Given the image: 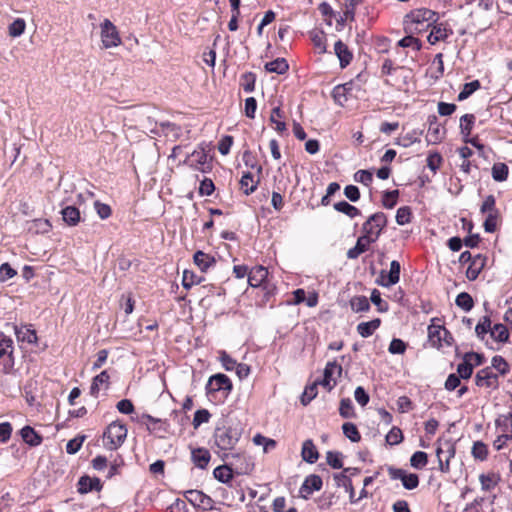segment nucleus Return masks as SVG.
Segmentation results:
<instances>
[{
	"label": "nucleus",
	"instance_id": "34",
	"mask_svg": "<svg viewBox=\"0 0 512 512\" xmlns=\"http://www.w3.org/2000/svg\"><path fill=\"white\" fill-rule=\"evenodd\" d=\"M380 324L381 320L379 318L373 319L368 322H361L357 326V331L362 337H369L380 326Z\"/></svg>",
	"mask_w": 512,
	"mask_h": 512
},
{
	"label": "nucleus",
	"instance_id": "46",
	"mask_svg": "<svg viewBox=\"0 0 512 512\" xmlns=\"http://www.w3.org/2000/svg\"><path fill=\"white\" fill-rule=\"evenodd\" d=\"M480 88V82L479 80H474L469 83H465L463 85L462 90L458 94V101H463L470 97L475 91H477Z\"/></svg>",
	"mask_w": 512,
	"mask_h": 512
},
{
	"label": "nucleus",
	"instance_id": "63",
	"mask_svg": "<svg viewBox=\"0 0 512 512\" xmlns=\"http://www.w3.org/2000/svg\"><path fill=\"white\" fill-rule=\"evenodd\" d=\"M14 367L13 354H0V371L9 373Z\"/></svg>",
	"mask_w": 512,
	"mask_h": 512
},
{
	"label": "nucleus",
	"instance_id": "43",
	"mask_svg": "<svg viewBox=\"0 0 512 512\" xmlns=\"http://www.w3.org/2000/svg\"><path fill=\"white\" fill-rule=\"evenodd\" d=\"M488 453V447L484 442H474L471 454L476 460L485 461L488 458Z\"/></svg>",
	"mask_w": 512,
	"mask_h": 512
},
{
	"label": "nucleus",
	"instance_id": "27",
	"mask_svg": "<svg viewBox=\"0 0 512 512\" xmlns=\"http://www.w3.org/2000/svg\"><path fill=\"white\" fill-rule=\"evenodd\" d=\"M19 342L33 343L37 340L36 331L31 326H13Z\"/></svg>",
	"mask_w": 512,
	"mask_h": 512
},
{
	"label": "nucleus",
	"instance_id": "50",
	"mask_svg": "<svg viewBox=\"0 0 512 512\" xmlns=\"http://www.w3.org/2000/svg\"><path fill=\"white\" fill-rule=\"evenodd\" d=\"M404 440V435L402 430L397 427L393 426L390 431L386 435V442L391 445H398Z\"/></svg>",
	"mask_w": 512,
	"mask_h": 512
},
{
	"label": "nucleus",
	"instance_id": "26",
	"mask_svg": "<svg viewBox=\"0 0 512 512\" xmlns=\"http://www.w3.org/2000/svg\"><path fill=\"white\" fill-rule=\"evenodd\" d=\"M63 221L68 226H76L81 221V214L75 206H66L61 210Z\"/></svg>",
	"mask_w": 512,
	"mask_h": 512
},
{
	"label": "nucleus",
	"instance_id": "25",
	"mask_svg": "<svg viewBox=\"0 0 512 512\" xmlns=\"http://www.w3.org/2000/svg\"><path fill=\"white\" fill-rule=\"evenodd\" d=\"M444 137V131L440 124L437 122L436 116L429 118V128L427 133L428 141L431 143H438Z\"/></svg>",
	"mask_w": 512,
	"mask_h": 512
},
{
	"label": "nucleus",
	"instance_id": "38",
	"mask_svg": "<svg viewBox=\"0 0 512 512\" xmlns=\"http://www.w3.org/2000/svg\"><path fill=\"white\" fill-rule=\"evenodd\" d=\"M334 209L338 212H341L347 215L349 218H355L361 214L360 210L349 204L346 201H340L334 204Z\"/></svg>",
	"mask_w": 512,
	"mask_h": 512
},
{
	"label": "nucleus",
	"instance_id": "33",
	"mask_svg": "<svg viewBox=\"0 0 512 512\" xmlns=\"http://www.w3.org/2000/svg\"><path fill=\"white\" fill-rule=\"evenodd\" d=\"M489 337L497 343L506 342L509 338V332L504 324H495L490 331Z\"/></svg>",
	"mask_w": 512,
	"mask_h": 512
},
{
	"label": "nucleus",
	"instance_id": "54",
	"mask_svg": "<svg viewBox=\"0 0 512 512\" xmlns=\"http://www.w3.org/2000/svg\"><path fill=\"white\" fill-rule=\"evenodd\" d=\"M25 28V20L22 18H17L9 25L8 32L11 37H19L24 33Z\"/></svg>",
	"mask_w": 512,
	"mask_h": 512
},
{
	"label": "nucleus",
	"instance_id": "1",
	"mask_svg": "<svg viewBox=\"0 0 512 512\" xmlns=\"http://www.w3.org/2000/svg\"><path fill=\"white\" fill-rule=\"evenodd\" d=\"M125 424L114 421L110 423L103 433V445L108 450H117L127 437Z\"/></svg>",
	"mask_w": 512,
	"mask_h": 512
},
{
	"label": "nucleus",
	"instance_id": "32",
	"mask_svg": "<svg viewBox=\"0 0 512 512\" xmlns=\"http://www.w3.org/2000/svg\"><path fill=\"white\" fill-rule=\"evenodd\" d=\"M464 362L460 363L457 367V374L462 379H469L473 373V365L469 362L473 356L480 359L481 354H464Z\"/></svg>",
	"mask_w": 512,
	"mask_h": 512
},
{
	"label": "nucleus",
	"instance_id": "47",
	"mask_svg": "<svg viewBox=\"0 0 512 512\" xmlns=\"http://www.w3.org/2000/svg\"><path fill=\"white\" fill-rule=\"evenodd\" d=\"M109 374L107 371H102L100 374L96 375L93 378L92 384L90 386V393L91 395L97 397L99 393V386L104 383H108L109 381Z\"/></svg>",
	"mask_w": 512,
	"mask_h": 512
},
{
	"label": "nucleus",
	"instance_id": "64",
	"mask_svg": "<svg viewBox=\"0 0 512 512\" xmlns=\"http://www.w3.org/2000/svg\"><path fill=\"white\" fill-rule=\"evenodd\" d=\"M354 180L365 186H369L373 181V173L369 170H358L354 174Z\"/></svg>",
	"mask_w": 512,
	"mask_h": 512
},
{
	"label": "nucleus",
	"instance_id": "20",
	"mask_svg": "<svg viewBox=\"0 0 512 512\" xmlns=\"http://www.w3.org/2000/svg\"><path fill=\"white\" fill-rule=\"evenodd\" d=\"M335 54L337 55L341 68H345L350 64L353 58L352 52L348 49V46L341 40H338L334 45Z\"/></svg>",
	"mask_w": 512,
	"mask_h": 512
},
{
	"label": "nucleus",
	"instance_id": "53",
	"mask_svg": "<svg viewBox=\"0 0 512 512\" xmlns=\"http://www.w3.org/2000/svg\"><path fill=\"white\" fill-rule=\"evenodd\" d=\"M318 382L314 381L312 384L305 387L301 396V403L303 405L309 404L317 396Z\"/></svg>",
	"mask_w": 512,
	"mask_h": 512
},
{
	"label": "nucleus",
	"instance_id": "44",
	"mask_svg": "<svg viewBox=\"0 0 512 512\" xmlns=\"http://www.w3.org/2000/svg\"><path fill=\"white\" fill-rule=\"evenodd\" d=\"M428 464V455L423 451H416L410 458V465L418 470L423 469Z\"/></svg>",
	"mask_w": 512,
	"mask_h": 512
},
{
	"label": "nucleus",
	"instance_id": "7",
	"mask_svg": "<svg viewBox=\"0 0 512 512\" xmlns=\"http://www.w3.org/2000/svg\"><path fill=\"white\" fill-rule=\"evenodd\" d=\"M226 457L236 475L249 474L254 468V463L245 453L227 454Z\"/></svg>",
	"mask_w": 512,
	"mask_h": 512
},
{
	"label": "nucleus",
	"instance_id": "49",
	"mask_svg": "<svg viewBox=\"0 0 512 512\" xmlns=\"http://www.w3.org/2000/svg\"><path fill=\"white\" fill-rule=\"evenodd\" d=\"M475 121L473 114H465L460 119V129L462 135L466 138L471 134L472 127Z\"/></svg>",
	"mask_w": 512,
	"mask_h": 512
},
{
	"label": "nucleus",
	"instance_id": "8",
	"mask_svg": "<svg viewBox=\"0 0 512 512\" xmlns=\"http://www.w3.org/2000/svg\"><path fill=\"white\" fill-rule=\"evenodd\" d=\"M475 384L480 388L496 390L499 388V375L493 371V367H485L476 373Z\"/></svg>",
	"mask_w": 512,
	"mask_h": 512
},
{
	"label": "nucleus",
	"instance_id": "29",
	"mask_svg": "<svg viewBox=\"0 0 512 512\" xmlns=\"http://www.w3.org/2000/svg\"><path fill=\"white\" fill-rule=\"evenodd\" d=\"M234 474H235V472H234L233 468L231 467V465L229 464V462L227 464L220 465V466L216 467L213 471L214 477L219 482H222L225 484L229 483L233 479Z\"/></svg>",
	"mask_w": 512,
	"mask_h": 512
},
{
	"label": "nucleus",
	"instance_id": "5",
	"mask_svg": "<svg viewBox=\"0 0 512 512\" xmlns=\"http://www.w3.org/2000/svg\"><path fill=\"white\" fill-rule=\"evenodd\" d=\"M232 390V382L225 374H216L209 378L206 385L208 396L216 398L219 393L226 396Z\"/></svg>",
	"mask_w": 512,
	"mask_h": 512
},
{
	"label": "nucleus",
	"instance_id": "30",
	"mask_svg": "<svg viewBox=\"0 0 512 512\" xmlns=\"http://www.w3.org/2000/svg\"><path fill=\"white\" fill-rule=\"evenodd\" d=\"M500 480V475L495 472H489L487 474H481L479 476V481L481 483V488L483 491L493 490L499 484Z\"/></svg>",
	"mask_w": 512,
	"mask_h": 512
},
{
	"label": "nucleus",
	"instance_id": "24",
	"mask_svg": "<svg viewBox=\"0 0 512 512\" xmlns=\"http://www.w3.org/2000/svg\"><path fill=\"white\" fill-rule=\"evenodd\" d=\"M412 22L420 24L427 22L430 25L431 22L436 21V13L430 9L422 8L414 10L409 15Z\"/></svg>",
	"mask_w": 512,
	"mask_h": 512
},
{
	"label": "nucleus",
	"instance_id": "45",
	"mask_svg": "<svg viewBox=\"0 0 512 512\" xmlns=\"http://www.w3.org/2000/svg\"><path fill=\"white\" fill-rule=\"evenodd\" d=\"M456 305L464 311H470L474 306L473 298L467 292H461L455 300Z\"/></svg>",
	"mask_w": 512,
	"mask_h": 512
},
{
	"label": "nucleus",
	"instance_id": "11",
	"mask_svg": "<svg viewBox=\"0 0 512 512\" xmlns=\"http://www.w3.org/2000/svg\"><path fill=\"white\" fill-rule=\"evenodd\" d=\"M445 447V450L442 447H437L436 456L438 458L440 471L447 473L450 470V459L455 456V446L450 442H446Z\"/></svg>",
	"mask_w": 512,
	"mask_h": 512
},
{
	"label": "nucleus",
	"instance_id": "62",
	"mask_svg": "<svg viewBox=\"0 0 512 512\" xmlns=\"http://www.w3.org/2000/svg\"><path fill=\"white\" fill-rule=\"evenodd\" d=\"M37 385V382L36 381H33V380H30L26 383V385L24 386V397L26 399V402L30 405V406H33L35 403H36V395L33 393V389L36 387Z\"/></svg>",
	"mask_w": 512,
	"mask_h": 512
},
{
	"label": "nucleus",
	"instance_id": "37",
	"mask_svg": "<svg viewBox=\"0 0 512 512\" xmlns=\"http://www.w3.org/2000/svg\"><path fill=\"white\" fill-rule=\"evenodd\" d=\"M350 307L356 313L365 312L370 309V303L366 296H354L350 300Z\"/></svg>",
	"mask_w": 512,
	"mask_h": 512
},
{
	"label": "nucleus",
	"instance_id": "9",
	"mask_svg": "<svg viewBox=\"0 0 512 512\" xmlns=\"http://www.w3.org/2000/svg\"><path fill=\"white\" fill-rule=\"evenodd\" d=\"M101 39L105 48L116 47L121 43L116 26L108 19L101 24Z\"/></svg>",
	"mask_w": 512,
	"mask_h": 512
},
{
	"label": "nucleus",
	"instance_id": "19",
	"mask_svg": "<svg viewBox=\"0 0 512 512\" xmlns=\"http://www.w3.org/2000/svg\"><path fill=\"white\" fill-rule=\"evenodd\" d=\"M301 456L307 463L313 464L319 459V452L311 439H307L302 444Z\"/></svg>",
	"mask_w": 512,
	"mask_h": 512
},
{
	"label": "nucleus",
	"instance_id": "28",
	"mask_svg": "<svg viewBox=\"0 0 512 512\" xmlns=\"http://www.w3.org/2000/svg\"><path fill=\"white\" fill-rule=\"evenodd\" d=\"M194 263L199 267L202 272H206L211 266L216 263L213 256L204 253L203 251L195 252L193 256Z\"/></svg>",
	"mask_w": 512,
	"mask_h": 512
},
{
	"label": "nucleus",
	"instance_id": "16",
	"mask_svg": "<svg viewBox=\"0 0 512 512\" xmlns=\"http://www.w3.org/2000/svg\"><path fill=\"white\" fill-rule=\"evenodd\" d=\"M486 263V258L482 255L478 254L473 257V260L470 262L467 270H466V277L470 281H474L477 279L479 274L481 273L482 269L484 268Z\"/></svg>",
	"mask_w": 512,
	"mask_h": 512
},
{
	"label": "nucleus",
	"instance_id": "61",
	"mask_svg": "<svg viewBox=\"0 0 512 512\" xmlns=\"http://www.w3.org/2000/svg\"><path fill=\"white\" fill-rule=\"evenodd\" d=\"M211 414L206 409H199L195 412L193 418V427L197 429L201 424L209 422Z\"/></svg>",
	"mask_w": 512,
	"mask_h": 512
},
{
	"label": "nucleus",
	"instance_id": "36",
	"mask_svg": "<svg viewBox=\"0 0 512 512\" xmlns=\"http://www.w3.org/2000/svg\"><path fill=\"white\" fill-rule=\"evenodd\" d=\"M265 69L271 73L284 74L289 69V65L284 58H277L266 63Z\"/></svg>",
	"mask_w": 512,
	"mask_h": 512
},
{
	"label": "nucleus",
	"instance_id": "18",
	"mask_svg": "<svg viewBox=\"0 0 512 512\" xmlns=\"http://www.w3.org/2000/svg\"><path fill=\"white\" fill-rule=\"evenodd\" d=\"M191 459L196 467L205 469L210 462L211 455L206 448H194L191 450Z\"/></svg>",
	"mask_w": 512,
	"mask_h": 512
},
{
	"label": "nucleus",
	"instance_id": "6",
	"mask_svg": "<svg viewBox=\"0 0 512 512\" xmlns=\"http://www.w3.org/2000/svg\"><path fill=\"white\" fill-rule=\"evenodd\" d=\"M387 473L392 480H400L402 485L407 490L416 489L419 486V476L415 473H410L404 469L389 466Z\"/></svg>",
	"mask_w": 512,
	"mask_h": 512
},
{
	"label": "nucleus",
	"instance_id": "42",
	"mask_svg": "<svg viewBox=\"0 0 512 512\" xmlns=\"http://www.w3.org/2000/svg\"><path fill=\"white\" fill-rule=\"evenodd\" d=\"M399 190L384 191L382 194L381 203L386 209H393L398 201Z\"/></svg>",
	"mask_w": 512,
	"mask_h": 512
},
{
	"label": "nucleus",
	"instance_id": "15",
	"mask_svg": "<svg viewBox=\"0 0 512 512\" xmlns=\"http://www.w3.org/2000/svg\"><path fill=\"white\" fill-rule=\"evenodd\" d=\"M375 241L371 240L364 234L361 235L356 242V245L347 251V258L354 260L357 259L362 253L366 252L370 245Z\"/></svg>",
	"mask_w": 512,
	"mask_h": 512
},
{
	"label": "nucleus",
	"instance_id": "35",
	"mask_svg": "<svg viewBox=\"0 0 512 512\" xmlns=\"http://www.w3.org/2000/svg\"><path fill=\"white\" fill-rule=\"evenodd\" d=\"M258 181L254 180L253 175L250 172L243 174L240 180V188L246 195H250L257 189Z\"/></svg>",
	"mask_w": 512,
	"mask_h": 512
},
{
	"label": "nucleus",
	"instance_id": "52",
	"mask_svg": "<svg viewBox=\"0 0 512 512\" xmlns=\"http://www.w3.org/2000/svg\"><path fill=\"white\" fill-rule=\"evenodd\" d=\"M490 367H493V371L496 370L499 376L506 375L510 370L509 364L506 362L504 358H502L499 355H496L492 359V365Z\"/></svg>",
	"mask_w": 512,
	"mask_h": 512
},
{
	"label": "nucleus",
	"instance_id": "60",
	"mask_svg": "<svg viewBox=\"0 0 512 512\" xmlns=\"http://www.w3.org/2000/svg\"><path fill=\"white\" fill-rule=\"evenodd\" d=\"M498 219H499V211L487 214V217L483 224L484 230L487 233H494L497 229Z\"/></svg>",
	"mask_w": 512,
	"mask_h": 512
},
{
	"label": "nucleus",
	"instance_id": "48",
	"mask_svg": "<svg viewBox=\"0 0 512 512\" xmlns=\"http://www.w3.org/2000/svg\"><path fill=\"white\" fill-rule=\"evenodd\" d=\"M344 435L352 442H359L361 440L360 432L357 426L351 422H346L342 426Z\"/></svg>",
	"mask_w": 512,
	"mask_h": 512
},
{
	"label": "nucleus",
	"instance_id": "14",
	"mask_svg": "<svg viewBox=\"0 0 512 512\" xmlns=\"http://www.w3.org/2000/svg\"><path fill=\"white\" fill-rule=\"evenodd\" d=\"M323 481L319 475L311 474L307 476L300 488V492L303 497L307 498L314 491L321 490Z\"/></svg>",
	"mask_w": 512,
	"mask_h": 512
},
{
	"label": "nucleus",
	"instance_id": "59",
	"mask_svg": "<svg viewBox=\"0 0 512 512\" xmlns=\"http://www.w3.org/2000/svg\"><path fill=\"white\" fill-rule=\"evenodd\" d=\"M339 413L343 418H352L355 416L354 406L349 398L340 401Z\"/></svg>",
	"mask_w": 512,
	"mask_h": 512
},
{
	"label": "nucleus",
	"instance_id": "58",
	"mask_svg": "<svg viewBox=\"0 0 512 512\" xmlns=\"http://www.w3.org/2000/svg\"><path fill=\"white\" fill-rule=\"evenodd\" d=\"M503 434L499 435L493 442L495 450L500 451L508 445V442L512 440V434L508 432V425L505 424Z\"/></svg>",
	"mask_w": 512,
	"mask_h": 512
},
{
	"label": "nucleus",
	"instance_id": "51",
	"mask_svg": "<svg viewBox=\"0 0 512 512\" xmlns=\"http://www.w3.org/2000/svg\"><path fill=\"white\" fill-rule=\"evenodd\" d=\"M491 320L489 317L484 316L481 321L476 325L475 332L477 336L481 339H485L486 335L490 334L491 331Z\"/></svg>",
	"mask_w": 512,
	"mask_h": 512
},
{
	"label": "nucleus",
	"instance_id": "41",
	"mask_svg": "<svg viewBox=\"0 0 512 512\" xmlns=\"http://www.w3.org/2000/svg\"><path fill=\"white\" fill-rule=\"evenodd\" d=\"M253 443L255 445H258V446L262 445L263 446V451L265 453L274 450L276 448V446H277V442L274 439L267 438V437H265L264 435H262L260 433H257L253 437Z\"/></svg>",
	"mask_w": 512,
	"mask_h": 512
},
{
	"label": "nucleus",
	"instance_id": "56",
	"mask_svg": "<svg viewBox=\"0 0 512 512\" xmlns=\"http://www.w3.org/2000/svg\"><path fill=\"white\" fill-rule=\"evenodd\" d=\"M395 219L397 224L401 226L410 223L412 219L411 208L408 206L398 208Z\"/></svg>",
	"mask_w": 512,
	"mask_h": 512
},
{
	"label": "nucleus",
	"instance_id": "12",
	"mask_svg": "<svg viewBox=\"0 0 512 512\" xmlns=\"http://www.w3.org/2000/svg\"><path fill=\"white\" fill-rule=\"evenodd\" d=\"M190 162V166L200 170L202 172H206V169L209 168L208 164V156L203 147H199L194 150L188 157L187 160Z\"/></svg>",
	"mask_w": 512,
	"mask_h": 512
},
{
	"label": "nucleus",
	"instance_id": "31",
	"mask_svg": "<svg viewBox=\"0 0 512 512\" xmlns=\"http://www.w3.org/2000/svg\"><path fill=\"white\" fill-rule=\"evenodd\" d=\"M51 227L49 220L38 218L28 224L27 230L33 234H46L51 230Z\"/></svg>",
	"mask_w": 512,
	"mask_h": 512
},
{
	"label": "nucleus",
	"instance_id": "10",
	"mask_svg": "<svg viewBox=\"0 0 512 512\" xmlns=\"http://www.w3.org/2000/svg\"><path fill=\"white\" fill-rule=\"evenodd\" d=\"M400 271L401 265L399 261L393 260L390 263L389 272H386L385 270H382L380 272V276L379 279L377 280V283L383 287H390L397 284L400 279Z\"/></svg>",
	"mask_w": 512,
	"mask_h": 512
},
{
	"label": "nucleus",
	"instance_id": "57",
	"mask_svg": "<svg viewBox=\"0 0 512 512\" xmlns=\"http://www.w3.org/2000/svg\"><path fill=\"white\" fill-rule=\"evenodd\" d=\"M283 117L282 111L280 107H274L271 112L270 121L275 124V129L278 132H283L286 130V124L285 122L281 121L280 119Z\"/></svg>",
	"mask_w": 512,
	"mask_h": 512
},
{
	"label": "nucleus",
	"instance_id": "21",
	"mask_svg": "<svg viewBox=\"0 0 512 512\" xmlns=\"http://www.w3.org/2000/svg\"><path fill=\"white\" fill-rule=\"evenodd\" d=\"M352 90V82H348L342 85H338L334 87L332 91V96L334 101L340 105L344 106L348 101V96Z\"/></svg>",
	"mask_w": 512,
	"mask_h": 512
},
{
	"label": "nucleus",
	"instance_id": "23",
	"mask_svg": "<svg viewBox=\"0 0 512 512\" xmlns=\"http://www.w3.org/2000/svg\"><path fill=\"white\" fill-rule=\"evenodd\" d=\"M452 34V30L442 23L433 27L427 39L430 44L434 45L439 41L446 40Z\"/></svg>",
	"mask_w": 512,
	"mask_h": 512
},
{
	"label": "nucleus",
	"instance_id": "22",
	"mask_svg": "<svg viewBox=\"0 0 512 512\" xmlns=\"http://www.w3.org/2000/svg\"><path fill=\"white\" fill-rule=\"evenodd\" d=\"M20 435L23 441L32 447L39 446L43 441L42 436L31 426H24L20 430Z\"/></svg>",
	"mask_w": 512,
	"mask_h": 512
},
{
	"label": "nucleus",
	"instance_id": "13",
	"mask_svg": "<svg viewBox=\"0 0 512 512\" xmlns=\"http://www.w3.org/2000/svg\"><path fill=\"white\" fill-rule=\"evenodd\" d=\"M103 485L97 477L81 476L77 483V491L80 494H87L91 491H101Z\"/></svg>",
	"mask_w": 512,
	"mask_h": 512
},
{
	"label": "nucleus",
	"instance_id": "39",
	"mask_svg": "<svg viewBox=\"0 0 512 512\" xmlns=\"http://www.w3.org/2000/svg\"><path fill=\"white\" fill-rule=\"evenodd\" d=\"M142 420L148 426L149 430H155L156 425H159L158 429H162L165 432L168 430L169 424L165 420L155 418L149 414H143Z\"/></svg>",
	"mask_w": 512,
	"mask_h": 512
},
{
	"label": "nucleus",
	"instance_id": "4",
	"mask_svg": "<svg viewBox=\"0 0 512 512\" xmlns=\"http://www.w3.org/2000/svg\"><path fill=\"white\" fill-rule=\"evenodd\" d=\"M239 441V433L230 427L217 428L214 433V442L221 451L232 450Z\"/></svg>",
	"mask_w": 512,
	"mask_h": 512
},
{
	"label": "nucleus",
	"instance_id": "55",
	"mask_svg": "<svg viewBox=\"0 0 512 512\" xmlns=\"http://www.w3.org/2000/svg\"><path fill=\"white\" fill-rule=\"evenodd\" d=\"M256 76L252 72H246L241 76L240 85L247 93L253 92L255 89Z\"/></svg>",
	"mask_w": 512,
	"mask_h": 512
},
{
	"label": "nucleus",
	"instance_id": "40",
	"mask_svg": "<svg viewBox=\"0 0 512 512\" xmlns=\"http://www.w3.org/2000/svg\"><path fill=\"white\" fill-rule=\"evenodd\" d=\"M509 168L505 163H495L492 166V178L497 182L505 181L508 178Z\"/></svg>",
	"mask_w": 512,
	"mask_h": 512
},
{
	"label": "nucleus",
	"instance_id": "3",
	"mask_svg": "<svg viewBox=\"0 0 512 512\" xmlns=\"http://www.w3.org/2000/svg\"><path fill=\"white\" fill-rule=\"evenodd\" d=\"M386 225V215L383 212H376L363 223L362 232L365 236L376 242Z\"/></svg>",
	"mask_w": 512,
	"mask_h": 512
},
{
	"label": "nucleus",
	"instance_id": "17",
	"mask_svg": "<svg viewBox=\"0 0 512 512\" xmlns=\"http://www.w3.org/2000/svg\"><path fill=\"white\" fill-rule=\"evenodd\" d=\"M268 276V270L264 266L253 267L248 274V283L251 287H259Z\"/></svg>",
	"mask_w": 512,
	"mask_h": 512
},
{
	"label": "nucleus",
	"instance_id": "2",
	"mask_svg": "<svg viewBox=\"0 0 512 512\" xmlns=\"http://www.w3.org/2000/svg\"><path fill=\"white\" fill-rule=\"evenodd\" d=\"M435 320L428 327V343L431 348L444 349L451 347L453 344V337L451 333L440 324H435Z\"/></svg>",
	"mask_w": 512,
	"mask_h": 512
}]
</instances>
